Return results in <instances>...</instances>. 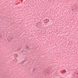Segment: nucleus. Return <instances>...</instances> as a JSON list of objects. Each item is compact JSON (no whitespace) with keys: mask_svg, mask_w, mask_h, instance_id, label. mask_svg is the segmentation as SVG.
I'll list each match as a JSON object with an SVG mask.
<instances>
[{"mask_svg":"<svg viewBox=\"0 0 78 78\" xmlns=\"http://www.w3.org/2000/svg\"><path fill=\"white\" fill-rule=\"evenodd\" d=\"M63 72L64 73H65L66 72V70H63Z\"/></svg>","mask_w":78,"mask_h":78,"instance_id":"nucleus-1","label":"nucleus"},{"mask_svg":"<svg viewBox=\"0 0 78 78\" xmlns=\"http://www.w3.org/2000/svg\"><path fill=\"white\" fill-rule=\"evenodd\" d=\"M14 55H16V56H17V55L16 54H15Z\"/></svg>","mask_w":78,"mask_h":78,"instance_id":"nucleus-2","label":"nucleus"}]
</instances>
